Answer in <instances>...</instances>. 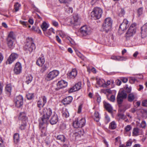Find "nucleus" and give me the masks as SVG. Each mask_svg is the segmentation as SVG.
I'll use <instances>...</instances> for the list:
<instances>
[{"label": "nucleus", "mask_w": 147, "mask_h": 147, "mask_svg": "<svg viewBox=\"0 0 147 147\" xmlns=\"http://www.w3.org/2000/svg\"><path fill=\"white\" fill-rule=\"evenodd\" d=\"M137 126L139 127L144 129L146 126V121H145L143 120L141 123H138Z\"/></svg>", "instance_id": "obj_30"}, {"label": "nucleus", "mask_w": 147, "mask_h": 147, "mask_svg": "<svg viewBox=\"0 0 147 147\" xmlns=\"http://www.w3.org/2000/svg\"><path fill=\"white\" fill-rule=\"evenodd\" d=\"M135 95L133 93L130 94L128 96V100L130 102H132L135 99Z\"/></svg>", "instance_id": "obj_31"}, {"label": "nucleus", "mask_w": 147, "mask_h": 147, "mask_svg": "<svg viewBox=\"0 0 147 147\" xmlns=\"http://www.w3.org/2000/svg\"><path fill=\"white\" fill-rule=\"evenodd\" d=\"M41 27L43 31H45L48 28V26L46 22H44L41 25Z\"/></svg>", "instance_id": "obj_35"}, {"label": "nucleus", "mask_w": 147, "mask_h": 147, "mask_svg": "<svg viewBox=\"0 0 147 147\" xmlns=\"http://www.w3.org/2000/svg\"><path fill=\"white\" fill-rule=\"evenodd\" d=\"M22 67L21 63L19 62H17L15 65L13 71L14 73L16 74H20L22 71Z\"/></svg>", "instance_id": "obj_13"}, {"label": "nucleus", "mask_w": 147, "mask_h": 147, "mask_svg": "<svg viewBox=\"0 0 147 147\" xmlns=\"http://www.w3.org/2000/svg\"><path fill=\"white\" fill-rule=\"evenodd\" d=\"M16 106L18 108L21 107L23 104V98L21 95L17 96L14 99Z\"/></svg>", "instance_id": "obj_10"}, {"label": "nucleus", "mask_w": 147, "mask_h": 147, "mask_svg": "<svg viewBox=\"0 0 147 147\" xmlns=\"http://www.w3.org/2000/svg\"><path fill=\"white\" fill-rule=\"evenodd\" d=\"M118 116L120 119H124L125 118V115L123 113H119L118 114Z\"/></svg>", "instance_id": "obj_50"}, {"label": "nucleus", "mask_w": 147, "mask_h": 147, "mask_svg": "<svg viewBox=\"0 0 147 147\" xmlns=\"http://www.w3.org/2000/svg\"><path fill=\"white\" fill-rule=\"evenodd\" d=\"M7 39L15 40V36L14 33L13 32H10Z\"/></svg>", "instance_id": "obj_36"}, {"label": "nucleus", "mask_w": 147, "mask_h": 147, "mask_svg": "<svg viewBox=\"0 0 147 147\" xmlns=\"http://www.w3.org/2000/svg\"><path fill=\"white\" fill-rule=\"evenodd\" d=\"M131 129V125H128L125 128V130L126 132L129 131Z\"/></svg>", "instance_id": "obj_46"}, {"label": "nucleus", "mask_w": 147, "mask_h": 147, "mask_svg": "<svg viewBox=\"0 0 147 147\" xmlns=\"http://www.w3.org/2000/svg\"><path fill=\"white\" fill-rule=\"evenodd\" d=\"M66 23L69 25H74L77 26L80 25V22L79 21V17L78 15H75L71 18H68L66 21Z\"/></svg>", "instance_id": "obj_6"}, {"label": "nucleus", "mask_w": 147, "mask_h": 147, "mask_svg": "<svg viewBox=\"0 0 147 147\" xmlns=\"http://www.w3.org/2000/svg\"><path fill=\"white\" fill-rule=\"evenodd\" d=\"M14 40L7 39V44L9 48H12L13 47Z\"/></svg>", "instance_id": "obj_26"}, {"label": "nucleus", "mask_w": 147, "mask_h": 147, "mask_svg": "<svg viewBox=\"0 0 147 147\" xmlns=\"http://www.w3.org/2000/svg\"><path fill=\"white\" fill-rule=\"evenodd\" d=\"M139 129L137 128H134L133 130V136H137L139 135Z\"/></svg>", "instance_id": "obj_39"}, {"label": "nucleus", "mask_w": 147, "mask_h": 147, "mask_svg": "<svg viewBox=\"0 0 147 147\" xmlns=\"http://www.w3.org/2000/svg\"><path fill=\"white\" fill-rule=\"evenodd\" d=\"M80 35L82 37L85 38L91 33L90 28L86 25H84L81 27L80 29Z\"/></svg>", "instance_id": "obj_7"}, {"label": "nucleus", "mask_w": 147, "mask_h": 147, "mask_svg": "<svg viewBox=\"0 0 147 147\" xmlns=\"http://www.w3.org/2000/svg\"><path fill=\"white\" fill-rule=\"evenodd\" d=\"M123 91H125L126 93V92H127V93H129L131 92V89L130 87H128L127 86H126L125 90H123Z\"/></svg>", "instance_id": "obj_44"}, {"label": "nucleus", "mask_w": 147, "mask_h": 147, "mask_svg": "<svg viewBox=\"0 0 147 147\" xmlns=\"http://www.w3.org/2000/svg\"><path fill=\"white\" fill-rule=\"evenodd\" d=\"M19 119L20 120L26 121L27 120V117L26 116V115L24 112H21L20 113Z\"/></svg>", "instance_id": "obj_23"}, {"label": "nucleus", "mask_w": 147, "mask_h": 147, "mask_svg": "<svg viewBox=\"0 0 147 147\" xmlns=\"http://www.w3.org/2000/svg\"><path fill=\"white\" fill-rule=\"evenodd\" d=\"M48 65L46 64H45L44 66H42L40 69V72L43 73L48 69Z\"/></svg>", "instance_id": "obj_40"}, {"label": "nucleus", "mask_w": 147, "mask_h": 147, "mask_svg": "<svg viewBox=\"0 0 147 147\" xmlns=\"http://www.w3.org/2000/svg\"><path fill=\"white\" fill-rule=\"evenodd\" d=\"M137 11L139 16L141 15L142 13L143 12L142 7H140L138 9Z\"/></svg>", "instance_id": "obj_48"}, {"label": "nucleus", "mask_w": 147, "mask_h": 147, "mask_svg": "<svg viewBox=\"0 0 147 147\" xmlns=\"http://www.w3.org/2000/svg\"><path fill=\"white\" fill-rule=\"evenodd\" d=\"M56 139L57 140H59V141L63 142H65L66 138L64 135H59L57 136Z\"/></svg>", "instance_id": "obj_25"}, {"label": "nucleus", "mask_w": 147, "mask_h": 147, "mask_svg": "<svg viewBox=\"0 0 147 147\" xmlns=\"http://www.w3.org/2000/svg\"><path fill=\"white\" fill-rule=\"evenodd\" d=\"M72 0H59L61 3H67L71 1Z\"/></svg>", "instance_id": "obj_53"}, {"label": "nucleus", "mask_w": 147, "mask_h": 147, "mask_svg": "<svg viewBox=\"0 0 147 147\" xmlns=\"http://www.w3.org/2000/svg\"><path fill=\"white\" fill-rule=\"evenodd\" d=\"M117 127V124L114 121H112L109 124V128L111 129H114Z\"/></svg>", "instance_id": "obj_29"}, {"label": "nucleus", "mask_w": 147, "mask_h": 147, "mask_svg": "<svg viewBox=\"0 0 147 147\" xmlns=\"http://www.w3.org/2000/svg\"><path fill=\"white\" fill-rule=\"evenodd\" d=\"M35 47L33 41V39L32 38H28L27 40V42L24 46V50L28 52V51L29 53L32 51L33 49H35Z\"/></svg>", "instance_id": "obj_3"}, {"label": "nucleus", "mask_w": 147, "mask_h": 147, "mask_svg": "<svg viewBox=\"0 0 147 147\" xmlns=\"http://www.w3.org/2000/svg\"><path fill=\"white\" fill-rule=\"evenodd\" d=\"M85 123L86 120L84 118H82L79 121L77 119L74 122L73 126L76 128L82 127L85 125Z\"/></svg>", "instance_id": "obj_8"}, {"label": "nucleus", "mask_w": 147, "mask_h": 147, "mask_svg": "<svg viewBox=\"0 0 147 147\" xmlns=\"http://www.w3.org/2000/svg\"><path fill=\"white\" fill-rule=\"evenodd\" d=\"M52 113V110L50 108H46L43 109L42 113L41 114L42 116L39 120V127L42 132L43 133L45 131V124L47 123Z\"/></svg>", "instance_id": "obj_1"}, {"label": "nucleus", "mask_w": 147, "mask_h": 147, "mask_svg": "<svg viewBox=\"0 0 147 147\" xmlns=\"http://www.w3.org/2000/svg\"><path fill=\"white\" fill-rule=\"evenodd\" d=\"M28 99L30 100L32 99L34 97V94L33 93H28L26 95Z\"/></svg>", "instance_id": "obj_43"}, {"label": "nucleus", "mask_w": 147, "mask_h": 147, "mask_svg": "<svg viewBox=\"0 0 147 147\" xmlns=\"http://www.w3.org/2000/svg\"><path fill=\"white\" fill-rule=\"evenodd\" d=\"M33 79L32 76L31 75L28 76L26 77V82L27 84H28L32 81Z\"/></svg>", "instance_id": "obj_37"}, {"label": "nucleus", "mask_w": 147, "mask_h": 147, "mask_svg": "<svg viewBox=\"0 0 147 147\" xmlns=\"http://www.w3.org/2000/svg\"><path fill=\"white\" fill-rule=\"evenodd\" d=\"M129 25V22L126 19L123 20L122 23L120 24L119 29L122 31L126 30Z\"/></svg>", "instance_id": "obj_12"}, {"label": "nucleus", "mask_w": 147, "mask_h": 147, "mask_svg": "<svg viewBox=\"0 0 147 147\" xmlns=\"http://www.w3.org/2000/svg\"><path fill=\"white\" fill-rule=\"evenodd\" d=\"M45 63V60L44 57H39L37 60L36 63L38 66H42Z\"/></svg>", "instance_id": "obj_24"}, {"label": "nucleus", "mask_w": 147, "mask_h": 147, "mask_svg": "<svg viewBox=\"0 0 147 147\" xmlns=\"http://www.w3.org/2000/svg\"><path fill=\"white\" fill-rule=\"evenodd\" d=\"M20 23L22 24L23 26H25L26 27H27L28 25V23L27 22L22 21V20L20 21Z\"/></svg>", "instance_id": "obj_47"}, {"label": "nucleus", "mask_w": 147, "mask_h": 147, "mask_svg": "<svg viewBox=\"0 0 147 147\" xmlns=\"http://www.w3.org/2000/svg\"><path fill=\"white\" fill-rule=\"evenodd\" d=\"M82 108V105H80L78 107V113H80L81 112Z\"/></svg>", "instance_id": "obj_62"}, {"label": "nucleus", "mask_w": 147, "mask_h": 147, "mask_svg": "<svg viewBox=\"0 0 147 147\" xmlns=\"http://www.w3.org/2000/svg\"><path fill=\"white\" fill-rule=\"evenodd\" d=\"M117 84V85H120L121 83V81L119 80H116Z\"/></svg>", "instance_id": "obj_64"}, {"label": "nucleus", "mask_w": 147, "mask_h": 147, "mask_svg": "<svg viewBox=\"0 0 147 147\" xmlns=\"http://www.w3.org/2000/svg\"><path fill=\"white\" fill-rule=\"evenodd\" d=\"M103 103L106 110L109 113L112 112L113 108L111 105L105 101L103 102Z\"/></svg>", "instance_id": "obj_21"}, {"label": "nucleus", "mask_w": 147, "mask_h": 147, "mask_svg": "<svg viewBox=\"0 0 147 147\" xmlns=\"http://www.w3.org/2000/svg\"><path fill=\"white\" fill-rule=\"evenodd\" d=\"M102 13V10L100 8L96 7L94 8L91 13L92 17L95 19H98L100 18Z\"/></svg>", "instance_id": "obj_5"}, {"label": "nucleus", "mask_w": 147, "mask_h": 147, "mask_svg": "<svg viewBox=\"0 0 147 147\" xmlns=\"http://www.w3.org/2000/svg\"><path fill=\"white\" fill-rule=\"evenodd\" d=\"M94 120L96 122H98L100 119L99 114L98 112L95 111L94 114Z\"/></svg>", "instance_id": "obj_33"}, {"label": "nucleus", "mask_w": 147, "mask_h": 147, "mask_svg": "<svg viewBox=\"0 0 147 147\" xmlns=\"http://www.w3.org/2000/svg\"><path fill=\"white\" fill-rule=\"evenodd\" d=\"M121 80L123 82L125 83L127 82L128 80V79L127 78L123 77L121 79Z\"/></svg>", "instance_id": "obj_59"}, {"label": "nucleus", "mask_w": 147, "mask_h": 147, "mask_svg": "<svg viewBox=\"0 0 147 147\" xmlns=\"http://www.w3.org/2000/svg\"><path fill=\"white\" fill-rule=\"evenodd\" d=\"M81 87V82H78L73 87L71 88L69 90V92L71 93L78 90L80 89Z\"/></svg>", "instance_id": "obj_14"}, {"label": "nucleus", "mask_w": 147, "mask_h": 147, "mask_svg": "<svg viewBox=\"0 0 147 147\" xmlns=\"http://www.w3.org/2000/svg\"><path fill=\"white\" fill-rule=\"evenodd\" d=\"M58 121V118L57 115L54 114L51 117L50 122L52 125H54Z\"/></svg>", "instance_id": "obj_20"}, {"label": "nucleus", "mask_w": 147, "mask_h": 147, "mask_svg": "<svg viewBox=\"0 0 147 147\" xmlns=\"http://www.w3.org/2000/svg\"><path fill=\"white\" fill-rule=\"evenodd\" d=\"M56 38L58 42L59 43H61V40L58 36H56Z\"/></svg>", "instance_id": "obj_63"}, {"label": "nucleus", "mask_w": 147, "mask_h": 147, "mask_svg": "<svg viewBox=\"0 0 147 147\" xmlns=\"http://www.w3.org/2000/svg\"><path fill=\"white\" fill-rule=\"evenodd\" d=\"M100 92L107 95L112 94V91L109 89H103L100 90Z\"/></svg>", "instance_id": "obj_28"}, {"label": "nucleus", "mask_w": 147, "mask_h": 147, "mask_svg": "<svg viewBox=\"0 0 147 147\" xmlns=\"http://www.w3.org/2000/svg\"><path fill=\"white\" fill-rule=\"evenodd\" d=\"M112 24V21L111 18H107L104 21L102 26V29L104 31L107 33L111 30Z\"/></svg>", "instance_id": "obj_4"}, {"label": "nucleus", "mask_w": 147, "mask_h": 147, "mask_svg": "<svg viewBox=\"0 0 147 147\" xmlns=\"http://www.w3.org/2000/svg\"><path fill=\"white\" fill-rule=\"evenodd\" d=\"M125 13V11L124 9H121L119 13L120 15L121 16H123Z\"/></svg>", "instance_id": "obj_55"}, {"label": "nucleus", "mask_w": 147, "mask_h": 147, "mask_svg": "<svg viewBox=\"0 0 147 147\" xmlns=\"http://www.w3.org/2000/svg\"><path fill=\"white\" fill-rule=\"evenodd\" d=\"M110 121V118L108 116H106L105 117V122L106 124H107Z\"/></svg>", "instance_id": "obj_52"}, {"label": "nucleus", "mask_w": 147, "mask_h": 147, "mask_svg": "<svg viewBox=\"0 0 147 147\" xmlns=\"http://www.w3.org/2000/svg\"><path fill=\"white\" fill-rule=\"evenodd\" d=\"M63 116L65 117H67L69 116V114L67 111H63Z\"/></svg>", "instance_id": "obj_45"}, {"label": "nucleus", "mask_w": 147, "mask_h": 147, "mask_svg": "<svg viewBox=\"0 0 147 147\" xmlns=\"http://www.w3.org/2000/svg\"><path fill=\"white\" fill-rule=\"evenodd\" d=\"M68 40H69L70 42L71 45H74L76 44L74 41L71 38L69 37Z\"/></svg>", "instance_id": "obj_54"}, {"label": "nucleus", "mask_w": 147, "mask_h": 147, "mask_svg": "<svg viewBox=\"0 0 147 147\" xmlns=\"http://www.w3.org/2000/svg\"><path fill=\"white\" fill-rule=\"evenodd\" d=\"M127 96V94L125 91H119L117 98L118 104H121L123 102V99L126 98Z\"/></svg>", "instance_id": "obj_9"}, {"label": "nucleus", "mask_w": 147, "mask_h": 147, "mask_svg": "<svg viewBox=\"0 0 147 147\" xmlns=\"http://www.w3.org/2000/svg\"><path fill=\"white\" fill-rule=\"evenodd\" d=\"M136 80V79L133 77H131L130 78L129 82L131 83H133Z\"/></svg>", "instance_id": "obj_57"}, {"label": "nucleus", "mask_w": 147, "mask_h": 147, "mask_svg": "<svg viewBox=\"0 0 147 147\" xmlns=\"http://www.w3.org/2000/svg\"><path fill=\"white\" fill-rule=\"evenodd\" d=\"M42 97L43 100V102H42L40 100H38L37 102V107L40 108L43 107L47 102L46 97L45 96H42Z\"/></svg>", "instance_id": "obj_17"}, {"label": "nucleus", "mask_w": 147, "mask_h": 147, "mask_svg": "<svg viewBox=\"0 0 147 147\" xmlns=\"http://www.w3.org/2000/svg\"><path fill=\"white\" fill-rule=\"evenodd\" d=\"M132 141L131 140V139H129L127 142L126 143V147L127 146H131L132 143Z\"/></svg>", "instance_id": "obj_49"}, {"label": "nucleus", "mask_w": 147, "mask_h": 147, "mask_svg": "<svg viewBox=\"0 0 147 147\" xmlns=\"http://www.w3.org/2000/svg\"><path fill=\"white\" fill-rule=\"evenodd\" d=\"M52 23L53 25L55 27H57L58 25V23L55 21L53 20L52 21Z\"/></svg>", "instance_id": "obj_61"}, {"label": "nucleus", "mask_w": 147, "mask_h": 147, "mask_svg": "<svg viewBox=\"0 0 147 147\" xmlns=\"http://www.w3.org/2000/svg\"><path fill=\"white\" fill-rule=\"evenodd\" d=\"M136 24L134 23L132 24L130 26L125 34V37L127 40L129 39L136 33Z\"/></svg>", "instance_id": "obj_2"}, {"label": "nucleus", "mask_w": 147, "mask_h": 147, "mask_svg": "<svg viewBox=\"0 0 147 147\" xmlns=\"http://www.w3.org/2000/svg\"><path fill=\"white\" fill-rule=\"evenodd\" d=\"M111 59L116 61H123L125 60L126 58L124 57L121 56H113L111 57Z\"/></svg>", "instance_id": "obj_22"}, {"label": "nucleus", "mask_w": 147, "mask_h": 147, "mask_svg": "<svg viewBox=\"0 0 147 147\" xmlns=\"http://www.w3.org/2000/svg\"><path fill=\"white\" fill-rule=\"evenodd\" d=\"M18 55L16 53H11L7 59V62H8L9 64H11L18 57Z\"/></svg>", "instance_id": "obj_15"}, {"label": "nucleus", "mask_w": 147, "mask_h": 147, "mask_svg": "<svg viewBox=\"0 0 147 147\" xmlns=\"http://www.w3.org/2000/svg\"><path fill=\"white\" fill-rule=\"evenodd\" d=\"M6 91L9 93H11V87L10 84H8L5 87Z\"/></svg>", "instance_id": "obj_42"}, {"label": "nucleus", "mask_w": 147, "mask_h": 147, "mask_svg": "<svg viewBox=\"0 0 147 147\" xmlns=\"http://www.w3.org/2000/svg\"><path fill=\"white\" fill-rule=\"evenodd\" d=\"M115 99V96L114 95H112L111 96L109 100L113 102L114 101Z\"/></svg>", "instance_id": "obj_58"}, {"label": "nucleus", "mask_w": 147, "mask_h": 147, "mask_svg": "<svg viewBox=\"0 0 147 147\" xmlns=\"http://www.w3.org/2000/svg\"><path fill=\"white\" fill-rule=\"evenodd\" d=\"M142 106L144 107H147V100H143L142 104Z\"/></svg>", "instance_id": "obj_51"}, {"label": "nucleus", "mask_w": 147, "mask_h": 147, "mask_svg": "<svg viewBox=\"0 0 147 147\" xmlns=\"http://www.w3.org/2000/svg\"><path fill=\"white\" fill-rule=\"evenodd\" d=\"M21 6V4L18 2L16 3L14 5V9H15V11L16 12L18 11Z\"/></svg>", "instance_id": "obj_32"}, {"label": "nucleus", "mask_w": 147, "mask_h": 147, "mask_svg": "<svg viewBox=\"0 0 147 147\" xmlns=\"http://www.w3.org/2000/svg\"><path fill=\"white\" fill-rule=\"evenodd\" d=\"M13 140L15 143H18L19 141V135L18 134L16 133L13 136Z\"/></svg>", "instance_id": "obj_34"}, {"label": "nucleus", "mask_w": 147, "mask_h": 147, "mask_svg": "<svg viewBox=\"0 0 147 147\" xmlns=\"http://www.w3.org/2000/svg\"><path fill=\"white\" fill-rule=\"evenodd\" d=\"M67 82L63 80H61L59 81L57 84V88L60 89L65 88L67 86Z\"/></svg>", "instance_id": "obj_18"}, {"label": "nucleus", "mask_w": 147, "mask_h": 147, "mask_svg": "<svg viewBox=\"0 0 147 147\" xmlns=\"http://www.w3.org/2000/svg\"><path fill=\"white\" fill-rule=\"evenodd\" d=\"M97 83V84H98L99 85H100L102 84V81L101 80L98 78H96Z\"/></svg>", "instance_id": "obj_56"}, {"label": "nucleus", "mask_w": 147, "mask_h": 147, "mask_svg": "<svg viewBox=\"0 0 147 147\" xmlns=\"http://www.w3.org/2000/svg\"><path fill=\"white\" fill-rule=\"evenodd\" d=\"M72 99V97L69 96L63 99L62 102L64 105H67L71 103Z\"/></svg>", "instance_id": "obj_19"}, {"label": "nucleus", "mask_w": 147, "mask_h": 147, "mask_svg": "<svg viewBox=\"0 0 147 147\" xmlns=\"http://www.w3.org/2000/svg\"><path fill=\"white\" fill-rule=\"evenodd\" d=\"M26 126V122L22 123L20 125L19 128L21 130H24L25 129Z\"/></svg>", "instance_id": "obj_41"}, {"label": "nucleus", "mask_w": 147, "mask_h": 147, "mask_svg": "<svg viewBox=\"0 0 147 147\" xmlns=\"http://www.w3.org/2000/svg\"><path fill=\"white\" fill-rule=\"evenodd\" d=\"M77 75V71L76 69H72L71 71L69 73V76L71 78H74Z\"/></svg>", "instance_id": "obj_27"}, {"label": "nucleus", "mask_w": 147, "mask_h": 147, "mask_svg": "<svg viewBox=\"0 0 147 147\" xmlns=\"http://www.w3.org/2000/svg\"><path fill=\"white\" fill-rule=\"evenodd\" d=\"M141 34L142 38L145 37L147 36V23L142 27Z\"/></svg>", "instance_id": "obj_16"}, {"label": "nucleus", "mask_w": 147, "mask_h": 147, "mask_svg": "<svg viewBox=\"0 0 147 147\" xmlns=\"http://www.w3.org/2000/svg\"><path fill=\"white\" fill-rule=\"evenodd\" d=\"M59 74V72L57 70H54L50 71L47 75L46 79L48 80H50L56 77Z\"/></svg>", "instance_id": "obj_11"}, {"label": "nucleus", "mask_w": 147, "mask_h": 147, "mask_svg": "<svg viewBox=\"0 0 147 147\" xmlns=\"http://www.w3.org/2000/svg\"><path fill=\"white\" fill-rule=\"evenodd\" d=\"M110 83L111 82L109 80H108L107 81L106 83L105 84H104L102 85V86L103 87H106L107 86L109 85L110 84Z\"/></svg>", "instance_id": "obj_60"}, {"label": "nucleus", "mask_w": 147, "mask_h": 147, "mask_svg": "<svg viewBox=\"0 0 147 147\" xmlns=\"http://www.w3.org/2000/svg\"><path fill=\"white\" fill-rule=\"evenodd\" d=\"M74 50L76 52L77 55L82 60H84L85 59V57L80 53L78 52L77 49H75Z\"/></svg>", "instance_id": "obj_38"}]
</instances>
